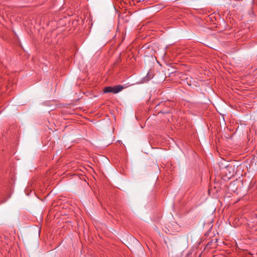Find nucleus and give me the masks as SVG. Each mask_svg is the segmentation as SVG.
Instances as JSON below:
<instances>
[{
  "instance_id": "nucleus-1",
  "label": "nucleus",
  "mask_w": 257,
  "mask_h": 257,
  "mask_svg": "<svg viewBox=\"0 0 257 257\" xmlns=\"http://www.w3.org/2000/svg\"><path fill=\"white\" fill-rule=\"evenodd\" d=\"M112 89L113 93H117L121 91L123 89V87L121 85H116L112 87Z\"/></svg>"
},
{
  "instance_id": "nucleus-2",
  "label": "nucleus",
  "mask_w": 257,
  "mask_h": 257,
  "mask_svg": "<svg viewBox=\"0 0 257 257\" xmlns=\"http://www.w3.org/2000/svg\"><path fill=\"white\" fill-rule=\"evenodd\" d=\"M111 86H107L105 87L103 89V91L104 93H108L112 92V89Z\"/></svg>"
}]
</instances>
